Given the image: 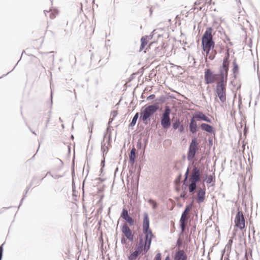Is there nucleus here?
<instances>
[{"mask_svg":"<svg viewBox=\"0 0 260 260\" xmlns=\"http://www.w3.org/2000/svg\"><path fill=\"white\" fill-rule=\"evenodd\" d=\"M213 29L208 27L202 38V47L203 50L205 52L206 57L212 60L217 53L215 48V42L213 40Z\"/></svg>","mask_w":260,"mask_h":260,"instance_id":"1","label":"nucleus"},{"mask_svg":"<svg viewBox=\"0 0 260 260\" xmlns=\"http://www.w3.org/2000/svg\"><path fill=\"white\" fill-rule=\"evenodd\" d=\"M227 68V76H228L229 67V53H227L226 56L224 58L222 65L219 69V74H214L210 69H207L205 70L204 79L206 84H212L215 82H220V77L221 71H223L224 65Z\"/></svg>","mask_w":260,"mask_h":260,"instance_id":"2","label":"nucleus"},{"mask_svg":"<svg viewBox=\"0 0 260 260\" xmlns=\"http://www.w3.org/2000/svg\"><path fill=\"white\" fill-rule=\"evenodd\" d=\"M223 71L221 72L220 82L216 83L215 92L220 101L224 103L226 101V87L228 81L227 68L224 65Z\"/></svg>","mask_w":260,"mask_h":260,"instance_id":"3","label":"nucleus"},{"mask_svg":"<svg viewBox=\"0 0 260 260\" xmlns=\"http://www.w3.org/2000/svg\"><path fill=\"white\" fill-rule=\"evenodd\" d=\"M143 232L145 234L144 251L147 252L150 248L153 235L149 229V220L147 214L145 213L143 221Z\"/></svg>","mask_w":260,"mask_h":260,"instance_id":"4","label":"nucleus"},{"mask_svg":"<svg viewBox=\"0 0 260 260\" xmlns=\"http://www.w3.org/2000/svg\"><path fill=\"white\" fill-rule=\"evenodd\" d=\"M158 109L159 106L157 104L144 106L141 110L140 119L144 123L147 124Z\"/></svg>","mask_w":260,"mask_h":260,"instance_id":"5","label":"nucleus"},{"mask_svg":"<svg viewBox=\"0 0 260 260\" xmlns=\"http://www.w3.org/2000/svg\"><path fill=\"white\" fill-rule=\"evenodd\" d=\"M170 113V108L168 106L166 107L161 117V125L164 129H168L171 125Z\"/></svg>","mask_w":260,"mask_h":260,"instance_id":"6","label":"nucleus"},{"mask_svg":"<svg viewBox=\"0 0 260 260\" xmlns=\"http://www.w3.org/2000/svg\"><path fill=\"white\" fill-rule=\"evenodd\" d=\"M198 143L196 138L192 140L189 145V151L187 154V158L188 160H191L194 157L196 152L198 150Z\"/></svg>","mask_w":260,"mask_h":260,"instance_id":"7","label":"nucleus"},{"mask_svg":"<svg viewBox=\"0 0 260 260\" xmlns=\"http://www.w3.org/2000/svg\"><path fill=\"white\" fill-rule=\"evenodd\" d=\"M235 226L240 230L245 228V219L243 212L241 211H238L235 218Z\"/></svg>","mask_w":260,"mask_h":260,"instance_id":"8","label":"nucleus"},{"mask_svg":"<svg viewBox=\"0 0 260 260\" xmlns=\"http://www.w3.org/2000/svg\"><path fill=\"white\" fill-rule=\"evenodd\" d=\"M144 242L141 239L136 250L128 256L129 260H135L138 256L144 250Z\"/></svg>","mask_w":260,"mask_h":260,"instance_id":"9","label":"nucleus"},{"mask_svg":"<svg viewBox=\"0 0 260 260\" xmlns=\"http://www.w3.org/2000/svg\"><path fill=\"white\" fill-rule=\"evenodd\" d=\"M121 231L127 240L130 241H133L134 235L133 234L132 231L126 224L123 225Z\"/></svg>","mask_w":260,"mask_h":260,"instance_id":"10","label":"nucleus"},{"mask_svg":"<svg viewBox=\"0 0 260 260\" xmlns=\"http://www.w3.org/2000/svg\"><path fill=\"white\" fill-rule=\"evenodd\" d=\"M187 254L184 250L179 249L177 251L174 256V260H187Z\"/></svg>","mask_w":260,"mask_h":260,"instance_id":"11","label":"nucleus"},{"mask_svg":"<svg viewBox=\"0 0 260 260\" xmlns=\"http://www.w3.org/2000/svg\"><path fill=\"white\" fill-rule=\"evenodd\" d=\"M192 118H194V120L197 119V120H202L208 122H211V119L208 118L207 116H206L202 112H196L193 117Z\"/></svg>","mask_w":260,"mask_h":260,"instance_id":"12","label":"nucleus"},{"mask_svg":"<svg viewBox=\"0 0 260 260\" xmlns=\"http://www.w3.org/2000/svg\"><path fill=\"white\" fill-rule=\"evenodd\" d=\"M121 217L124 219L130 225L133 224L134 220L128 215V212L126 209H123Z\"/></svg>","mask_w":260,"mask_h":260,"instance_id":"13","label":"nucleus"},{"mask_svg":"<svg viewBox=\"0 0 260 260\" xmlns=\"http://www.w3.org/2000/svg\"><path fill=\"white\" fill-rule=\"evenodd\" d=\"M198 202L199 203L203 202L205 197V189H200L198 192Z\"/></svg>","mask_w":260,"mask_h":260,"instance_id":"14","label":"nucleus"},{"mask_svg":"<svg viewBox=\"0 0 260 260\" xmlns=\"http://www.w3.org/2000/svg\"><path fill=\"white\" fill-rule=\"evenodd\" d=\"M187 220V217L185 214H182L180 220L182 232L185 230Z\"/></svg>","mask_w":260,"mask_h":260,"instance_id":"15","label":"nucleus"},{"mask_svg":"<svg viewBox=\"0 0 260 260\" xmlns=\"http://www.w3.org/2000/svg\"><path fill=\"white\" fill-rule=\"evenodd\" d=\"M189 127L190 132H191L192 134H194L197 132V124L195 120H194V118H191Z\"/></svg>","mask_w":260,"mask_h":260,"instance_id":"16","label":"nucleus"},{"mask_svg":"<svg viewBox=\"0 0 260 260\" xmlns=\"http://www.w3.org/2000/svg\"><path fill=\"white\" fill-rule=\"evenodd\" d=\"M201 128H202V129L209 133H212L213 132V127L210 125L206 123H202L201 125Z\"/></svg>","mask_w":260,"mask_h":260,"instance_id":"17","label":"nucleus"},{"mask_svg":"<svg viewBox=\"0 0 260 260\" xmlns=\"http://www.w3.org/2000/svg\"><path fill=\"white\" fill-rule=\"evenodd\" d=\"M147 39H148L147 36L143 37L141 38V47L140 48V51H142L145 48L146 46L147 45V44H148Z\"/></svg>","mask_w":260,"mask_h":260,"instance_id":"18","label":"nucleus"},{"mask_svg":"<svg viewBox=\"0 0 260 260\" xmlns=\"http://www.w3.org/2000/svg\"><path fill=\"white\" fill-rule=\"evenodd\" d=\"M136 149L133 147L131 151V154L129 155V160L132 162L134 163L136 158Z\"/></svg>","mask_w":260,"mask_h":260,"instance_id":"19","label":"nucleus"},{"mask_svg":"<svg viewBox=\"0 0 260 260\" xmlns=\"http://www.w3.org/2000/svg\"><path fill=\"white\" fill-rule=\"evenodd\" d=\"M200 180V175L197 174H192L190 178V182H197Z\"/></svg>","mask_w":260,"mask_h":260,"instance_id":"20","label":"nucleus"},{"mask_svg":"<svg viewBox=\"0 0 260 260\" xmlns=\"http://www.w3.org/2000/svg\"><path fill=\"white\" fill-rule=\"evenodd\" d=\"M57 14H58V11L56 10H55V9L51 10L50 11L49 17L51 19H54V18L56 17V16H57Z\"/></svg>","mask_w":260,"mask_h":260,"instance_id":"21","label":"nucleus"},{"mask_svg":"<svg viewBox=\"0 0 260 260\" xmlns=\"http://www.w3.org/2000/svg\"><path fill=\"white\" fill-rule=\"evenodd\" d=\"M233 64V73L235 75H236L238 73L239 67H238V66L236 61H234Z\"/></svg>","mask_w":260,"mask_h":260,"instance_id":"22","label":"nucleus"},{"mask_svg":"<svg viewBox=\"0 0 260 260\" xmlns=\"http://www.w3.org/2000/svg\"><path fill=\"white\" fill-rule=\"evenodd\" d=\"M196 183L195 182H191L189 186V191L190 192H193L196 188Z\"/></svg>","mask_w":260,"mask_h":260,"instance_id":"23","label":"nucleus"},{"mask_svg":"<svg viewBox=\"0 0 260 260\" xmlns=\"http://www.w3.org/2000/svg\"><path fill=\"white\" fill-rule=\"evenodd\" d=\"M138 116H139V113H137L134 116V117H133V119H132V121L131 123V126H134V125H135L136 122H137V120L138 119Z\"/></svg>","mask_w":260,"mask_h":260,"instance_id":"24","label":"nucleus"},{"mask_svg":"<svg viewBox=\"0 0 260 260\" xmlns=\"http://www.w3.org/2000/svg\"><path fill=\"white\" fill-rule=\"evenodd\" d=\"M205 181L207 183H210L213 180L212 176V175H207L206 176L205 178Z\"/></svg>","mask_w":260,"mask_h":260,"instance_id":"25","label":"nucleus"},{"mask_svg":"<svg viewBox=\"0 0 260 260\" xmlns=\"http://www.w3.org/2000/svg\"><path fill=\"white\" fill-rule=\"evenodd\" d=\"M102 150L103 151L104 154H106L108 151V148L107 146H106V145H103L102 146Z\"/></svg>","mask_w":260,"mask_h":260,"instance_id":"26","label":"nucleus"},{"mask_svg":"<svg viewBox=\"0 0 260 260\" xmlns=\"http://www.w3.org/2000/svg\"><path fill=\"white\" fill-rule=\"evenodd\" d=\"M191 207L189 206L186 207L185 209L182 214H185V215H187L188 213L190 211Z\"/></svg>","mask_w":260,"mask_h":260,"instance_id":"27","label":"nucleus"},{"mask_svg":"<svg viewBox=\"0 0 260 260\" xmlns=\"http://www.w3.org/2000/svg\"><path fill=\"white\" fill-rule=\"evenodd\" d=\"M193 174L200 175V170L198 168L195 167L193 168L192 173Z\"/></svg>","mask_w":260,"mask_h":260,"instance_id":"28","label":"nucleus"},{"mask_svg":"<svg viewBox=\"0 0 260 260\" xmlns=\"http://www.w3.org/2000/svg\"><path fill=\"white\" fill-rule=\"evenodd\" d=\"M154 260H161V254L160 253H158L156 255Z\"/></svg>","mask_w":260,"mask_h":260,"instance_id":"29","label":"nucleus"},{"mask_svg":"<svg viewBox=\"0 0 260 260\" xmlns=\"http://www.w3.org/2000/svg\"><path fill=\"white\" fill-rule=\"evenodd\" d=\"M88 28L89 31V35L91 36L93 34L94 29L92 26H89Z\"/></svg>","mask_w":260,"mask_h":260,"instance_id":"30","label":"nucleus"},{"mask_svg":"<svg viewBox=\"0 0 260 260\" xmlns=\"http://www.w3.org/2000/svg\"><path fill=\"white\" fill-rule=\"evenodd\" d=\"M179 124H180L179 122H176V123H174L173 128L174 129H176L179 126Z\"/></svg>","mask_w":260,"mask_h":260,"instance_id":"31","label":"nucleus"},{"mask_svg":"<svg viewBox=\"0 0 260 260\" xmlns=\"http://www.w3.org/2000/svg\"><path fill=\"white\" fill-rule=\"evenodd\" d=\"M3 251V245H2L0 246V260H1V258H2Z\"/></svg>","mask_w":260,"mask_h":260,"instance_id":"32","label":"nucleus"},{"mask_svg":"<svg viewBox=\"0 0 260 260\" xmlns=\"http://www.w3.org/2000/svg\"><path fill=\"white\" fill-rule=\"evenodd\" d=\"M154 98H155V95H154V94H151V95H149V96L147 98V99H148V100H152V99H153Z\"/></svg>","mask_w":260,"mask_h":260,"instance_id":"33","label":"nucleus"},{"mask_svg":"<svg viewBox=\"0 0 260 260\" xmlns=\"http://www.w3.org/2000/svg\"><path fill=\"white\" fill-rule=\"evenodd\" d=\"M121 242L122 243H125V239L124 238L121 239Z\"/></svg>","mask_w":260,"mask_h":260,"instance_id":"34","label":"nucleus"},{"mask_svg":"<svg viewBox=\"0 0 260 260\" xmlns=\"http://www.w3.org/2000/svg\"><path fill=\"white\" fill-rule=\"evenodd\" d=\"M165 260H170V256H169V255H168V256H167L165 258Z\"/></svg>","mask_w":260,"mask_h":260,"instance_id":"35","label":"nucleus"},{"mask_svg":"<svg viewBox=\"0 0 260 260\" xmlns=\"http://www.w3.org/2000/svg\"><path fill=\"white\" fill-rule=\"evenodd\" d=\"M183 129V125H181L180 128V131L182 132Z\"/></svg>","mask_w":260,"mask_h":260,"instance_id":"36","label":"nucleus"},{"mask_svg":"<svg viewBox=\"0 0 260 260\" xmlns=\"http://www.w3.org/2000/svg\"><path fill=\"white\" fill-rule=\"evenodd\" d=\"M232 242H233L232 240H229V243L230 244H232Z\"/></svg>","mask_w":260,"mask_h":260,"instance_id":"37","label":"nucleus"},{"mask_svg":"<svg viewBox=\"0 0 260 260\" xmlns=\"http://www.w3.org/2000/svg\"><path fill=\"white\" fill-rule=\"evenodd\" d=\"M188 170H187L186 172V176L188 175Z\"/></svg>","mask_w":260,"mask_h":260,"instance_id":"38","label":"nucleus"}]
</instances>
